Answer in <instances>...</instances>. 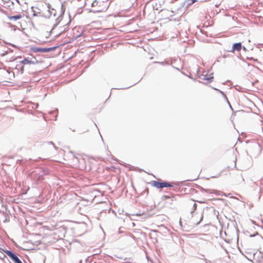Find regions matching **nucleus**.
<instances>
[{
  "label": "nucleus",
  "mask_w": 263,
  "mask_h": 263,
  "mask_svg": "<svg viewBox=\"0 0 263 263\" xmlns=\"http://www.w3.org/2000/svg\"><path fill=\"white\" fill-rule=\"evenodd\" d=\"M35 58H33V60H29L28 58H26L16 65V68L20 70V72L23 73L24 71V65L26 64H35L36 63Z\"/></svg>",
  "instance_id": "nucleus-1"
},
{
  "label": "nucleus",
  "mask_w": 263,
  "mask_h": 263,
  "mask_svg": "<svg viewBox=\"0 0 263 263\" xmlns=\"http://www.w3.org/2000/svg\"><path fill=\"white\" fill-rule=\"evenodd\" d=\"M151 184L152 186L155 187L157 189L173 187L175 184V183L173 182H168L166 181L160 182L157 181H152Z\"/></svg>",
  "instance_id": "nucleus-2"
},
{
  "label": "nucleus",
  "mask_w": 263,
  "mask_h": 263,
  "mask_svg": "<svg viewBox=\"0 0 263 263\" xmlns=\"http://www.w3.org/2000/svg\"><path fill=\"white\" fill-rule=\"evenodd\" d=\"M3 251L14 262V263H22L20 259L11 251L7 250H3Z\"/></svg>",
  "instance_id": "nucleus-3"
},
{
  "label": "nucleus",
  "mask_w": 263,
  "mask_h": 263,
  "mask_svg": "<svg viewBox=\"0 0 263 263\" xmlns=\"http://www.w3.org/2000/svg\"><path fill=\"white\" fill-rule=\"evenodd\" d=\"M103 4H100L98 6V8H94L91 10L94 13L96 12H103L105 11L106 10V6H103Z\"/></svg>",
  "instance_id": "nucleus-4"
},
{
  "label": "nucleus",
  "mask_w": 263,
  "mask_h": 263,
  "mask_svg": "<svg viewBox=\"0 0 263 263\" xmlns=\"http://www.w3.org/2000/svg\"><path fill=\"white\" fill-rule=\"evenodd\" d=\"M241 43H235L233 44L231 51L234 53L235 51H239L241 49Z\"/></svg>",
  "instance_id": "nucleus-5"
},
{
  "label": "nucleus",
  "mask_w": 263,
  "mask_h": 263,
  "mask_svg": "<svg viewBox=\"0 0 263 263\" xmlns=\"http://www.w3.org/2000/svg\"><path fill=\"white\" fill-rule=\"evenodd\" d=\"M161 199L164 201H166L167 199H171V201L172 202H173L175 200H176L174 195H173L171 196H167V195H163L162 196Z\"/></svg>",
  "instance_id": "nucleus-6"
},
{
  "label": "nucleus",
  "mask_w": 263,
  "mask_h": 263,
  "mask_svg": "<svg viewBox=\"0 0 263 263\" xmlns=\"http://www.w3.org/2000/svg\"><path fill=\"white\" fill-rule=\"evenodd\" d=\"M31 51L33 52H43L46 51V49L37 47H32L30 49Z\"/></svg>",
  "instance_id": "nucleus-7"
},
{
  "label": "nucleus",
  "mask_w": 263,
  "mask_h": 263,
  "mask_svg": "<svg viewBox=\"0 0 263 263\" xmlns=\"http://www.w3.org/2000/svg\"><path fill=\"white\" fill-rule=\"evenodd\" d=\"M22 17V16L20 14L16 15L15 16H8V18L10 21H16L19 20Z\"/></svg>",
  "instance_id": "nucleus-8"
},
{
  "label": "nucleus",
  "mask_w": 263,
  "mask_h": 263,
  "mask_svg": "<svg viewBox=\"0 0 263 263\" xmlns=\"http://www.w3.org/2000/svg\"><path fill=\"white\" fill-rule=\"evenodd\" d=\"M102 3H103L102 2H98V1H95L92 3V7H95L98 6L99 5L102 4Z\"/></svg>",
  "instance_id": "nucleus-9"
},
{
  "label": "nucleus",
  "mask_w": 263,
  "mask_h": 263,
  "mask_svg": "<svg viewBox=\"0 0 263 263\" xmlns=\"http://www.w3.org/2000/svg\"><path fill=\"white\" fill-rule=\"evenodd\" d=\"M213 79V77H207L206 76H205L204 80H207L208 82H211L212 81Z\"/></svg>",
  "instance_id": "nucleus-10"
},
{
  "label": "nucleus",
  "mask_w": 263,
  "mask_h": 263,
  "mask_svg": "<svg viewBox=\"0 0 263 263\" xmlns=\"http://www.w3.org/2000/svg\"><path fill=\"white\" fill-rule=\"evenodd\" d=\"M6 54V52H2V53L0 52V55H1V56H4Z\"/></svg>",
  "instance_id": "nucleus-11"
},
{
  "label": "nucleus",
  "mask_w": 263,
  "mask_h": 263,
  "mask_svg": "<svg viewBox=\"0 0 263 263\" xmlns=\"http://www.w3.org/2000/svg\"><path fill=\"white\" fill-rule=\"evenodd\" d=\"M202 218H203V217L202 216L200 218V220L199 221V222H198L197 223H199L202 220Z\"/></svg>",
  "instance_id": "nucleus-12"
},
{
  "label": "nucleus",
  "mask_w": 263,
  "mask_h": 263,
  "mask_svg": "<svg viewBox=\"0 0 263 263\" xmlns=\"http://www.w3.org/2000/svg\"><path fill=\"white\" fill-rule=\"evenodd\" d=\"M220 175H221V174H220V173H219V174L217 176V177H219Z\"/></svg>",
  "instance_id": "nucleus-13"
}]
</instances>
